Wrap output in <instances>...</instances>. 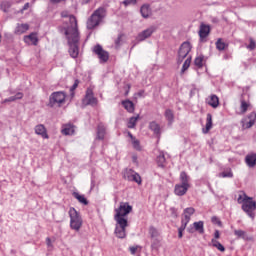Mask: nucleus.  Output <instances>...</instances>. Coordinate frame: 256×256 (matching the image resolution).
I'll use <instances>...</instances> for the list:
<instances>
[{
    "label": "nucleus",
    "mask_w": 256,
    "mask_h": 256,
    "mask_svg": "<svg viewBox=\"0 0 256 256\" xmlns=\"http://www.w3.org/2000/svg\"><path fill=\"white\" fill-rule=\"evenodd\" d=\"M189 180H190V177L187 175L186 172L180 173V182H182L181 185H184V186L190 188Z\"/></svg>",
    "instance_id": "obj_31"
},
{
    "label": "nucleus",
    "mask_w": 256,
    "mask_h": 256,
    "mask_svg": "<svg viewBox=\"0 0 256 256\" xmlns=\"http://www.w3.org/2000/svg\"><path fill=\"white\" fill-rule=\"evenodd\" d=\"M122 4H124V6H129V5H136L137 4V0H124V2H122Z\"/></svg>",
    "instance_id": "obj_45"
},
{
    "label": "nucleus",
    "mask_w": 256,
    "mask_h": 256,
    "mask_svg": "<svg viewBox=\"0 0 256 256\" xmlns=\"http://www.w3.org/2000/svg\"><path fill=\"white\" fill-rule=\"evenodd\" d=\"M66 97L64 92H54L50 96L49 104L51 107H61L66 103Z\"/></svg>",
    "instance_id": "obj_6"
},
{
    "label": "nucleus",
    "mask_w": 256,
    "mask_h": 256,
    "mask_svg": "<svg viewBox=\"0 0 256 256\" xmlns=\"http://www.w3.org/2000/svg\"><path fill=\"white\" fill-rule=\"evenodd\" d=\"M249 50H254L256 48V42L253 39L249 40V45L247 46Z\"/></svg>",
    "instance_id": "obj_46"
},
{
    "label": "nucleus",
    "mask_w": 256,
    "mask_h": 256,
    "mask_svg": "<svg viewBox=\"0 0 256 256\" xmlns=\"http://www.w3.org/2000/svg\"><path fill=\"white\" fill-rule=\"evenodd\" d=\"M190 65H191V57H189L188 59H186V61H184V65H182V74H184L186 70L189 69Z\"/></svg>",
    "instance_id": "obj_39"
},
{
    "label": "nucleus",
    "mask_w": 256,
    "mask_h": 256,
    "mask_svg": "<svg viewBox=\"0 0 256 256\" xmlns=\"http://www.w3.org/2000/svg\"><path fill=\"white\" fill-rule=\"evenodd\" d=\"M0 43H1V34H0Z\"/></svg>",
    "instance_id": "obj_61"
},
{
    "label": "nucleus",
    "mask_w": 256,
    "mask_h": 256,
    "mask_svg": "<svg viewBox=\"0 0 256 256\" xmlns=\"http://www.w3.org/2000/svg\"><path fill=\"white\" fill-rule=\"evenodd\" d=\"M69 216H70V227L71 229L75 231H80L83 225V220L80 214L77 212V210L73 207L69 210Z\"/></svg>",
    "instance_id": "obj_4"
},
{
    "label": "nucleus",
    "mask_w": 256,
    "mask_h": 256,
    "mask_svg": "<svg viewBox=\"0 0 256 256\" xmlns=\"http://www.w3.org/2000/svg\"><path fill=\"white\" fill-rule=\"evenodd\" d=\"M62 1H65V0H51L52 3H60Z\"/></svg>",
    "instance_id": "obj_56"
},
{
    "label": "nucleus",
    "mask_w": 256,
    "mask_h": 256,
    "mask_svg": "<svg viewBox=\"0 0 256 256\" xmlns=\"http://www.w3.org/2000/svg\"><path fill=\"white\" fill-rule=\"evenodd\" d=\"M186 227H187V224L182 223V226H180L178 228V238H182L183 237V232L186 229Z\"/></svg>",
    "instance_id": "obj_43"
},
{
    "label": "nucleus",
    "mask_w": 256,
    "mask_h": 256,
    "mask_svg": "<svg viewBox=\"0 0 256 256\" xmlns=\"http://www.w3.org/2000/svg\"><path fill=\"white\" fill-rule=\"evenodd\" d=\"M219 177H222V178H232L233 177V173H232L231 170L224 171V172L219 174Z\"/></svg>",
    "instance_id": "obj_41"
},
{
    "label": "nucleus",
    "mask_w": 256,
    "mask_h": 256,
    "mask_svg": "<svg viewBox=\"0 0 256 256\" xmlns=\"http://www.w3.org/2000/svg\"><path fill=\"white\" fill-rule=\"evenodd\" d=\"M70 27L66 30L65 34L68 38V43L70 46L69 53L72 58H77L79 55V30L77 18L73 15L70 17Z\"/></svg>",
    "instance_id": "obj_1"
},
{
    "label": "nucleus",
    "mask_w": 256,
    "mask_h": 256,
    "mask_svg": "<svg viewBox=\"0 0 256 256\" xmlns=\"http://www.w3.org/2000/svg\"><path fill=\"white\" fill-rule=\"evenodd\" d=\"M138 246H132V247H130V253L132 254V255H135L136 254V252H137V250H138Z\"/></svg>",
    "instance_id": "obj_48"
},
{
    "label": "nucleus",
    "mask_w": 256,
    "mask_h": 256,
    "mask_svg": "<svg viewBox=\"0 0 256 256\" xmlns=\"http://www.w3.org/2000/svg\"><path fill=\"white\" fill-rule=\"evenodd\" d=\"M16 100H17L16 97L12 96L9 99L5 100V102H13V101H16Z\"/></svg>",
    "instance_id": "obj_53"
},
{
    "label": "nucleus",
    "mask_w": 256,
    "mask_h": 256,
    "mask_svg": "<svg viewBox=\"0 0 256 256\" xmlns=\"http://www.w3.org/2000/svg\"><path fill=\"white\" fill-rule=\"evenodd\" d=\"M211 222L214 223V224H217L219 227L223 226L221 220L218 217H216V216H213L211 218Z\"/></svg>",
    "instance_id": "obj_44"
},
{
    "label": "nucleus",
    "mask_w": 256,
    "mask_h": 256,
    "mask_svg": "<svg viewBox=\"0 0 256 256\" xmlns=\"http://www.w3.org/2000/svg\"><path fill=\"white\" fill-rule=\"evenodd\" d=\"M254 124H255V120H250V121L247 123V128H251Z\"/></svg>",
    "instance_id": "obj_51"
},
{
    "label": "nucleus",
    "mask_w": 256,
    "mask_h": 256,
    "mask_svg": "<svg viewBox=\"0 0 256 256\" xmlns=\"http://www.w3.org/2000/svg\"><path fill=\"white\" fill-rule=\"evenodd\" d=\"M212 127H213L212 115L207 114L205 128H204V130H202V132H204V134H207L212 129Z\"/></svg>",
    "instance_id": "obj_26"
},
{
    "label": "nucleus",
    "mask_w": 256,
    "mask_h": 256,
    "mask_svg": "<svg viewBox=\"0 0 256 256\" xmlns=\"http://www.w3.org/2000/svg\"><path fill=\"white\" fill-rule=\"evenodd\" d=\"M254 117H255V119H256V114H254Z\"/></svg>",
    "instance_id": "obj_62"
},
{
    "label": "nucleus",
    "mask_w": 256,
    "mask_h": 256,
    "mask_svg": "<svg viewBox=\"0 0 256 256\" xmlns=\"http://www.w3.org/2000/svg\"><path fill=\"white\" fill-rule=\"evenodd\" d=\"M3 6H7L8 8L10 7V5H9L8 3L2 4V7H3Z\"/></svg>",
    "instance_id": "obj_58"
},
{
    "label": "nucleus",
    "mask_w": 256,
    "mask_h": 256,
    "mask_svg": "<svg viewBox=\"0 0 256 256\" xmlns=\"http://www.w3.org/2000/svg\"><path fill=\"white\" fill-rule=\"evenodd\" d=\"M215 47L218 51H224L226 48H228V44L223 42V39L219 38L215 42Z\"/></svg>",
    "instance_id": "obj_32"
},
{
    "label": "nucleus",
    "mask_w": 256,
    "mask_h": 256,
    "mask_svg": "<svg viewBox=\"0 0 256 256\" xmlns=\"http://www.w3.org/2000/svg\"><path fill=\"white\" fill-rule=\"evenodd\" d=\"M205 62V57L203 55H200L194 59V65L198 68H203Z\"/></svg>",
    "instance_id": "obj_34"
},
{
    "label": "nucleus",
    "mask_w": 256,
    "mask_h": 256,
    "mask_svg": "<svg viewBox=\"0 0 256 256\" xmlns=\"http://www.w3.org/2000/svg\"><path fill=\"white\" fill-rule=\"evenodd\" d=\"M195 231L200 234H204L205 229L203 221L194 222L192 226L188 227V233H194Z\"/></svg>",
    "instance_id": "obj_12"
},
{
    "label": "nucleus",
    "mask_w": 256,
    "mask_h": 256,
    "mask_svg": "<svg viewBox=\"0 0 256 256\" xmlns=\"http://www.w3.org/2000/svg\"><path fill=\"white\" fill-rule=\"evenodd\" d=\"M23 96H24V95H23L22 93H17L16 96H15V98H16V100H19V99H22Z\"/></svg>",
    "instance_id": "obj_52"
},
{
    "label": "nucleus",
    "mask_w": 256,
    "mask_h": 256,
    "mask_svg": "<svg viewBox=\"0 0 256 256\" xmlns=\"http://www.w3.org/2000/svg\"><path fill=\"white\" fill-rule=\"evenodd\" d=\"M128 226V220H116V237L124 239L126 237V228Z\"/></svg>",
    "instance_id": "obj_7"
},
{
    "label": "nucleus",
    "mask_w": 256,
    "mask_h": 256,
    "mask_svg": "<svg viewBox=\"0 0 256 256\" xmlns=\"http://www.w3.org/2000/svg\"><path fill=\"white\" fill-rule=\"evenodd\" d=\"M206 104L209 105L212 108H217L220 104L219 102V98L217 97V95H210L207 99H206Z\"/></svg>",
    "instance_id": "obj_19"
},
{
    "label": "nucleus",
    "mask_w": 256,
    "mask_h": 256,
    "mask_svg": "<svg viewBox=\"0 0 256 256\" xmlns=\"http://www.w3.org/2000/svg\"><path fill=\"white\" fill-rule=\"evenodd\" d=\"M148 129L152 130V132H154V135L160 137L161 127L156 121L150 122V124H148Z\"/></svg>",
    "instance_id": "obj_23"
},
{
    "label": "nucleus",
    "mask_w": 256,
    "mask_h": 256,
    "mask_svg": "<svg viewBox=\"0 0 256 256\" xmlns=\"http://www.w3.org/2000/svg\"><path fill=\"white\" fill-rule=\"evenodd\" d=\"M86 3L90 2L91 0H84Z\"/></svg>",
    "instance_id": "obj_59"
},
{
    "label": "nucleus",
    "mask_w": 256,
    "mask_h": 256,
    "mask_svg": "<svg viewBox=\"0 0 256 256\" xmlns=\"http://www.w3.org/2000/svg\"><path fill=\"white\" fill-rule=\"evenodd\" d=\"M29 7H30V4H29V3L25 4V6H24L23 9H22V12L28 10Z\"/></svg>",
    "instance_id": "obj_54"
},
{
    "label": "nucleus",
    "mask_w": 256,
    "mask_h": 256,
    "mask_svg": "<svg viewBox=\"0 0 256 256\" xmlns=\"http://www.w3.org/2000/svg\"><path fill=\"white\" fill-rule=\"evenodd\" d=\"M107 16V10L103 7L98 8L87 20V29L94 30L97 28Z\"/></svg>",
    "instance_id": "obj_3"
},
{
    "label": "nucleus",
    "mask_w": 256,
    "mask_h": 256,
    "mask_svg": "<svg viewBox=\"0 0 256 256\" xmlns=\"http://www.w3.org/2000/svg\"><path fill=\"white\" fill-rule=\"evenodd\" d=\"M46 243H47V246H48L49 248H52V247H53L52 241H51V239H50L49 237L46 239Z\"/></svg>",
    "instance_id": "obj_50"
},
{
    "label": "nucleus",
    "mask_w": 256,
    "mask_h": 256,
    "mask_svg": "<svg viewBox=\"0 0 256 256\" xmlns=\"http://www.w3.org/2000/svg\"><path fill=\"white\" fill-rule=\"evenodd\" d=\"M245 163L248 167L253 168L256 166V154L251 153L245 156Z\"/></svg>",
    "instance_id": "obj_21"
},
{
    "label": "nucleus",
    "mask_w": 256,
    "mask_h": 256,
    "mask_svg": "<svg viewBox=\"0 0 256 256\" xmlns=\"http://www.w3.org/2000/svg\"><path fill=\"white\" fill-rule=\"evenodd\" d=\"M192 46L189 42H184L180 46V50L178 51V62H182L188 54L191 52Z\"/></svg>",
    "instance_id": "obj_8"
},
{
    "label": "nucleus",
    "mask_w": 256,
    "mask_h": 256,
    "mask_svg": "<svg viewBox=\"0 0 256 256\" xmlns=\"http://www.w3.org/2000/svg\"><path fill=\"white\" fill-rule=\"evenodd\" d=\"M140 15H142L144 19H148L152 15L151 6L148 4L142 5V7H140Z\"/></svg>",
    "instance_id": "obj_17"
},
{
    "label": "nucleus",
    "mask_w": 256,
    "mask_h": 256,
    "mask_svg": "<svg viewBox=\"0 0 256 256\" xmlns=\"http://www.w3.org/2000/svg\"><path fill=\"white\" fill-rule=\"evenodd\" d=\"M30 29L28 24H18L15 28V35H22L25 34Z\"/></svg>",
    "instance_id": "obj_25"
},
{
    "label": "nucleus",
    "mask_w": 256,
    "mask_h": 256,
    "mask_svg": "<svg viewBox=\"0 0 256 256\" xmlns=\"http://www.w3.org/2000/svg\"><path fill=\"white\" fill-rule=\"evenodd\" d=\"M188 190L189 187L182 184H176V186L174 187V194L178 196H183L187 193Z\"/></svg>",
    "instance_id": "obj_22"
},
{
    "label": "nucleus",
    "mask_w": 256,
    "mask_h": 256,
    "mask_svg": "<svg viewBox=\"0 0 256 256\" xmlns=\"http://www.w3.org/2000/svg\"><path fill=\"white\" fill-rule=\"evenodd\" d=\"M62 17H63V18H67V17H68V14H67L66 12H63V13H62Z\"/></svg>",
    "instance_id": "obj_57"
},
{
    "label": "nucleus",
    "mask_w": 256,
    "mask_h": 256,
    "mask_svg": "<svg viewBox=\"0 0 256 256\" xmlns=\"http://www.w3.org/2000/svg\"><path fill=\"white\" fill-rule=\"evenodd\" d=\"M139 115L138 116H136V117H132V118H130V120H128V128H130V129H133V128H135L136 127V125H137V121L139 120Z\"/></svg>",
    "instance_id": "obj_37"
},
{
    "label": "nucleus",
    "mask_w": 256,
    "mask_h": 256,
    "mask_svg": "<svg viewBox=\"0 0 256 256\" xmlns=\"http://www.w3.org/2000/svg\"><path fill=\"white\" fill-rule=\"evenodd\" d=\"M124 177L128 179V181H134L136 184L141 185L142 184V178L141 176L136 173L133 170H128L126 173H124Z\"/></svg>",
    "instance_id": "obj_11"
},
{
    "label": "nucleus",
    "mask_w": 256,
    "mask_h": 256,
    "mask_svg": "<svg viewBox=\"0 0 256 256\" xmlns=\"http://www.w3.org/2000/svg\"><path fill=\"white\" fill-rule=\"evenodd\" d=\"M23 41L27 45L37 46L38 43H39L38 34L37 33H31L30 35H26V36H24Z\"/></svg>",
    "instance_id": "obj_13"
},
{
    "label": "nucleus",
    "mask_w": 256,
    "mask_h": 256,
    "mask_svg": "<svg viewBox=\"0 0 256 256\" xmlns=\"http://www.w3.org/2000/svg\"><path fill=\"white\" fill-rule=\"evenodd\" d=\"M123 36H124L123 34H120L118 36V38H116V40H114V47L116 49H119L121 47L122 42H123Z\"/></svg>",
    "instance_id": "obj_38"
},
{
    "label": "nucleus",
    "mask_w": 256,
    "mask_h": 256,
    "mask_svg": "<svg viewBox=\"0 0 256 256\" xmlns=\"http://www.w3.org/2000/svg\"><path fill=\"white\" fill-rule=\"evenodd\" d=\"M156 163H158L159 167L165 168L166 167V158L165 155L163 153H160V155H158V157L156 158Z\"/></svg>",
    "instance_id": "obj_33"
},
{
    "label": "nucleus",
    "mask_w": 256,
    "mask_h": 256,
    "mask_svg": "<svg viewBox=\"0 0 256 256\" xmlns=\"http://www.w3.org/2000/svg\"><path fill=\"white\" fill-rule=\"evenodd\" d=\"M106 127L103 123H99L97 127V139L99 140H104L106 136Z\"/></svg>",
    "instance_id": "obj_24"
},
{
    "label": "nucleus",
    "mask_w": 256,
    "mask_h": 256,
    "mask_svg": "<svg viewBox=\"0 0 256 256\" xmlns=\"http://www.w3.org/2000/svg\"><path fill=\"white\" fill-rule=\"evenodd\" d=\"M155 32L154 27H150L144 30L142 33L138 34V41H144L149 38Z\"/></svg>",
    "instance_id": "obj_18"
},
{
    "label": "nucleus",
    "mask_w": 256,
    "mask_h": 256,
    "mask_svg": "<svg viewBox=\"0 0 256 256\" xmlns=\"http://www.w3.org/2000/svg\"><path fill=\"white\" fill-rule=\"evenodd\" d=\"M145 94V91L144 90H140V92H138V97H143Z\"/></svg>",
    "instance_id": "obj_55"
},
{
    "label": "nucleus",
    "mask_w": 256,
    "mask_h": 256,
    "mask_svg": "<svg viewBox=\"0 0 256 256\" xmlns=\"http://www.w3.org/2000/svg\"><path fill=\"white\" fill-rule=\"evenodd\" d=\"M133 210V207L129 205L128 202H120V207L115 210L116 215H114V220H127L125 217L129 213H131Z\"/></svg>",
    "instance_id": "obj_5"
},
{
    "label": "nucleus",
    "mask_w": 256,
    "mask_h": 256,
    "mask_svg": "<svg viewBox=\"0 0 256 256\" xmlns=\"http://www.w3.org/2000/svg\"><path fill=\"white\" fill-rule=\"evenodd\" d=\"M61 133L65 136H72L75 134V126L73 124H64Z\"/></svg>",
    "instance_id": "obj_16"
},
{
    "label": "nucleus",
    "mask_w": 256,
    "mask_h": 256,
    "mask_svg": "<svg viewBox=\"0 0 256 256\" xmlns=\"http://www.w3.org/2000/svg\"><path fill=\"white\" fill-rule=\"evenodd\" d=\"M148 232L150 233V237L152 238L157 237L159 235V232L155 227H150Z\"/></svg>",
    "instance_id": "obj_42"
},
{
    "label": "nucleus",
    "mask_w": 256,
    "mask_h": 256,
    "mask_svg": "<svg viewBox=\"0 0 256 256\" xmlns=\"http://www.w3.org/2000/svg\"><path fill=\"white\" fill-rule=\"evenodd\" d=\"M195 213V209L193 207H188L184 209V218H182V223L188 225L191 220V216Z\"/></svg>",
    "instance_id": "obj_15"
},
{
    "label": "nucleus",
    "mask_w": 256,
    "mask_h": 256,
    "mask_svg": "<svg viewBox=\"0 0 256 256\" xmlns=\"http://www.w3.org/2000/svg\"><path fill=\"white\" fill-rule=\"evenodd\" d=\"M128 137H130V140H132V147H134V150L141 151L142 147L140 141L136 139L131 132H128Z\"/></svg>",
    "instance_id": "obj_27"
},
{
    "label": "nucleus",
    "mask_w": 256,
    "mask_h": 256,
    "mask_svg": "<svg viewBox=\"0 0 256 256\" xmlns=\"http://www.w3.org/2000/svg\"><path fill=\"white\" fill-rule=\"evenodd\" d=\"M164 117H166V120L168 121V125H172L175 120L174 112L171 109H166L164 112Z\"/></svg>",
    "instance_id": "obj_30"
},
{
    "label": "nucleus",
    "mask_w": 256,
    "mask_h": 256,
    "mask_svg": "<svg viewBox=\"0 0 256 256\" xmlns=\"http://www.w3.org/2000/svg\"><path fill=\"white\" fill-rule=\"evenodd\" d=\"M211 246L215 247L221 252H225V247L216 239H211Z\"/></svg>",
    "instance_id": "obj_35"
},
{
    "label": "nucleus",
    "mask_w": 256,
    "mask_h": 256,
    "mask_svg": "<svg viewBox=\"0 0 256 256\" xmlns=\"http://www.w3.org/2000/svg\"><path fill=\"white\" fill-rule=\"evenodd\" d=\"M237 203L242 204L241 209L251 218H255V211H256V201L252 198L247 196L244 191H238L237 193Z\"/></svg>",
    "instance_id": "obj_2"
},
{
    "label": "nucleus",
    "mask_w": 256,
    "mask_h": 256,
    "mask_svg": "<svg viewBox=\"0 0 256 256\" xmlns=\"http://www.w3.org/2000/svg\"><path fill=\"white\" fill-rule=\"evenodd\" d=\"M94 53L98 55V58L102 63H106L109 60V53L105 51L100 45L94 47Z\"/></svg>",
    "instance_id": "obj_10"
},
{
    "label": "nucleus",
    "mask_w": 256,
    "mask_h": 256,
    "mask_svg": "<svg viewBox=\"0 0 256 256\" xmlns=\"http://www.w3.org/2000/svg\"><path fill=\"white\" fill-rule=\"evenodd\" d=\"M35 133L40 135L44 139H49V135L47 133V129L44 125L40 124L35 127Z\"/></svg>",
    "instance_id": "obj_20"
},
{
    "label": "nucleus",
    "mask_w": 256,
    "mask_h": 256,
    "mask_svg": "<svg viewBox=\"0 0 256 256\" xmlns=\"http://www.w3.org/2000/svg\"><path fill=\"white\" fill-rule=\"evenodd\" d=\"M122 106H124V109H126V111H128L129 113H133L135 111V105L130 100L122 101Z\"/></svg>",
    "instance_id": "obj_28"
},
{
    "label": "nucleus",
    "mask_w": 256,
    "mask_h": 256,
    "mask_svg": "<svg viewBox=\"0 0 256 256\" xmlns=\"http://www.w3.org/2000/svg\"><path fill=\"white\" fill-rule=\"evenodd\" d=\"M249 106H250V103L245 101L244 94H242L241 98H240V111H241V113L242 114L246 113Z\"/></svg>",
    "instance_id": "obj_29"
},
{
    "label": "nucleus",
    "mask_w": 256,
    "mask_h": 256,
    "mask_svg": "<svg viewBox=\"0 0 256 256\" xmlns=\"http://www.w3.org/2000/svg\"><path fill=\"white\" fill-rule=\"evenodd\" d=\"M78 85H79V81L76 80L74 85L70 89V91L72 92V95H74V91L77 89Z\"/></svg>",
    "instance_id": "obj_47"
},
{
    "label": "nucleus",
    "mask_w": 256,
    "mask_h": 256,
    "mask_svg": "<svg viewBox=\"0 0 256 256\" xmlns=\"http://www.w3.org/2000/svg\"><path fill=\"white\" fill-rule=\"evenodd\" d=\"M128 94H129V91H126V94H125V95L127 96Z\"/></svg>",
    "instance_id": "obj_60"
},
{
    "label": "nucleus",
    "mask_w": 256,
    "mask_h": 256,
    "mask_svg": "<svg viewBox=\"0 0 256 256\" xmlns=\"http://www.w3.org/2000/svg\"><path fill=\"white\" fill-rule=\"evenodd\" d=\"M219 238H220V231H219V230H215L212 239L217 240V239H219Z\"/></svg>",
    "instance_id": "obj_49"
},
{
    "label": "nucleus",
    "mask_w": 256,
    "mask_h": 256,
    "mask_svg": "<svg viewBox=\"0 0 256 256\" xmlns=\"http://www.w3.org/2000/svg\"><path fill=\"white\" fill-rule=\"evenodd\" d=\"M85 105L96 106L98 104V99L94 97L93 90L88 88L86 91L85 99L83 100Z\"/></svg>",
    "instance_id": "obj_9"
},
{
    "label": "nucleus",
    "mask_w": 256,
    "mask_h": 256,
    "mask_svg": "<svg viewBox=\"0 0 256 256\" xmlns=\"http://www.w3.org/2000/svg\"><path fill=\"white\" fill-rule=\"evenodd\" d=\"M234 235L237 236L238 238L245 239L246 232L243 230H234Z\"/></svg>",
    "instance_id": "obj_40"
},
{
    "label": "nucleus",
    "mask_w": 256,
    "mask_h": 256,
    "mask_svg": "<svg viewBox=\"0 0 256 256\" xmlns=\"http://www.w3.org/2000/svg\"><path fill=\"white\" fill-rule=\"evenodd\" d=\"M211 28L209 25L202 24L200 25V31H198V35L200 36V41H203L210 34Z\"/></svg>",
    "instance_id": "obj_14"
},
{
    "label": "nucleus",
    "mask_w": 256,
    "mask_h": 256,
    "mask_svg": "<svg viewBox=\"0 0 256 256\" xmlns=\"http://www.w3.org/2000/svg\"><path fill=\"white\" fill-rule=\"evenodd\" d=\"M73 196L82 204L88 205L89 202L84 195H80L78 192H74Z\"/></svg>",
    "instance_id": "obj_36"
}]
</instances>
